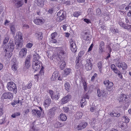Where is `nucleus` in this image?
Listing matches in <instances>:
<instances>
[{"instance_id": "nucleus-45", "label": "nucleus", "mask_w": 131, "mask_h": 131, "mask_svg": "<svg viewBox=\"0 0 131 131\" xmlns=\"http://www.w3.org/2000/svg\"><path fill=\"white\" fill-rule=\"evenodd\" d=\"M9 38L8 37H5L3 41V44L4 45H5L7 43L8 41L9 40Z\"/></svg>"}, {"instance_id": "nucleus-8", "label": "nucleus", "mask_w": 131, "mask_h": 131, "mask_svg": "<svg viewBox=\"0 0 131 131\" xmlns=\"http://www.w3.org/2000/svg\"><path fill=\"white\" fill-rule=\"evenodd\" d=\"M71 96L70 95L68 94L62 98L60 101V102L62 105H63L68 102L70 99Z\"/></svg>"}, {"instance_id": "nucleus-4", "label": "nucleus", "mask_w": 131, "mask_h": 131, "mask_svg": "<svg viewBox=\"0 0 131 131\" xmlns=\"http://www.w3.org/2000/svg\"><path fill=\"white\" fill-rule=\"evenodd\" d=\"M69 44L72 51L73 52H76L77 51V48L75 41L72 39H70L69 40Z\"/></svg>"}, {"instance_id": "nucleus-46", "label": "nucleus", "mask_w": 131, "mask_h": 131, "mask_svg": "<svg viewBox=\"0 0 131 131\" xmlns=\"http://www.w3.org/2000/svg\"><path fill=\"white\" fill-rule=\"evenodd\" d=\"M118 24L119 25L121 26L122 27L124 28L126 25L121 20H119Z\"/></svg>"}, {"instance_id": "nucleus-27", "label": "nucleus", "mask_w": 131, "mask_h": 131, "mask_svg": "<svg viewBox=\"0 0 131 131\" xmlns=\"http://www.w3.org/2000/svg\"><path fill=\"white\" fill-rule=\"evenodd\" d=\"M92 63L91 62L87 63L86 64L85 69L87 70H91L92 69Z\"/></svg>"}, {"instance_id": "nucleus-62", "label": "nucleus", "mask_w": 131, "mask_h": 131, "mask_svg": "<svg viewBox=\"0 0 131 131\" xmlns=\"http://www.w3.org/2000/svg\"><path fill=\"white\" fill-rule=\"evenodd\" d=\"M5 123V119H2L0 120V124L2 125L4 124Z\"/></svg>"}, {"instance_id": "nucleus-20", "label": "nucleus", "mask_w": 131, "mask_h": 131, "mask_svg": "<svg viewBox=\"0 0 131 131\" xmlns=\"http://www.w3.org/2000/svg\"><path fill=\"white\" fill-rule=\"evenodd\" d=\"M43 66H41V68L40 72L39 74H36L34 75L35 79V81H38L39 79V75L41 74V75H43Z\"/></svg>"}, {"instance_id": "nucleus-22", "label": "nucleus", "mask_w": 131, "mask_h": 131, "mask_svg": "<svg viewBox=\"0 0 131 131\" xmlns=\"http://www.w3.org/2000/svg\"><path fill=\"white\" fill-rule=\"evenodd\" d=\"M32 113L33 115H36V114L38 116L40 117L41 116V113L40 111L38 110L33 109L32 110Z\"/></svg>"}, {"instance_id": "nucleus-1", "label": "nucleus", "mask_w": 131, "mask_h": 131, "mask_svg": "<svg viewBox=\"0 0 131 131\" xmlns=\"http://www.w3.org/2000/svg\"><path fill=\"white\" fill-rule=\"evenodd\" d=\"M14 45L13 41H10L8 44L4 46V51L6 52L5 57L9 58L12 55V52L14 49Z\"/></svg>"}, {"instance_id": "nucleus-40", "label": "nucleus", "mask_w": 131, "mask_h": 131, "mask_svg": "<svg viewBox=\"0 0 131 131\" xmlns=\"http://www.w3.org/2000/svg\"><path fill=\"white\" fill-rule=\"evenodd\" d=\"M81 12H75L73 14L74 16L75 17H78L79 15H81Z\"/></svg>"}, {"instance_id": "nucleus-49", "label": "nucleus", "mask_w": 131, "mask_h": 131, "mask_svg": "<svg viewBox=\"0 0 131 131\" xmlns=\"http://www.w3.org/2000/svg\"><path fill=\"white\" fill-rule=\"evenodd\" d=\"M123 118L124 119L126 123H128L129 122V119L127 116H124L123 117Z\"/></svg>"}, {"instance_id": "nucleus-58", "label": "nucleus", "mask_w": 131, "mask_h": 131, "mask_svg": "<svg viewBox=\"0 0 131 131\" xmlns=\"http://www.w3.org/2000/svg\"><path fill=\"white\" fill-rule=\"evenodd\" d=\"M54 9L53 8L50 9L48 11V13L49 14H52L54 11Z\"/></svg>"}, {"instance_id": "nucleus-39", "label": "nucleus", "mask_w": 131, "mask_h": 131, "mask_svg": "<svg viewBox=\"0 0 131 131\" xmlns=\"http://www.w3.org/2000/svg\"><path fill=\"white\" fill-rule=\"evenodd\" d=\"M61 64L60 65V68L61 70H62L64 68L66 63L64 61H61Z\"/></svg>"}, {"instance_id": "nucleus-3", "label": "nucleus", "mask_w": 131, "mask_h": 131, "mask_svg": "<svg viewBox=\"0 0 131 131\" xmlns=\"http://www.w3.org/2000/svg\"><path fill=\"white\" fill-rule=\"evenodd\" d=\"M7 88L9 91H13L15 94L17 92V90L16 85L13 82H10L7 83Z\"/></svg>"}, {"instance_id": "nucleus-53", "label": "nucleus", "mask_w": 131, "mask_h": 131, "mask_svg": "<svg viewBox=\"0 0 131 131\" xmlns=\"http://www.w3.org/2000/svg\"><path fill=\"white\" fill-rule=\"evenodd\" d=\"M57 35V33L56 32H54L52 33L51 35V38H55Z\"/></svg>"}, {"instance_id": "nucleus-9", "label": "nucleus", "mask_w": 131, "mask_h": 131, "mask_svg": "<svg viewBox=\"0 0 131 131\" xmlns=\"http://www.w3.org/2000/svg\"><path fill=\"white\" fill-rule=\"evenodd\" d=\"M104 83L106 86V89L108 91L110 90L113 85V83L110 82L109 80H105L104 81Z\"/></svg>"}, {"instance_id": "nucleus-61", "label": "nucleus", "mask_w": 131, "mask_h": 131, "mask_svg": "<svg viewBox=\"0 0 131 131\" xmlns=\"http://www.w3.org/2000/svg\"><path fill=\"white\" fill-rule=\"evenodd\" d=\"M63 111L65 112H67L69 110V108L67 107H63Z\"/></svg>"}, {"instance_id": "nucleus-14", "label": "nucleus", "mask_w": 131, "mask_h": 131, "mask_svg": "<svg viewBox=\"0 0 131 131\" xmlns=\"http://www.w3.org/2000/svg\"><path fill=\"white\" fill-rule=\"evenodd\" d=\"M12 61L14 62V63L12 66L11 68L13 71H16L18 67L17 62L15 59H13Z\"/></svg>"}, {"instance_id": "nucleus-54", "label": "nucleus", "mask_w": 131, "mask_h": 131, "mask_svg": "<svg viewBox=\"0 0 131 131\" xmlns=\"http://www.w3.org/2000/svg\"><path fill=\"white\" fill-rule=\"evenodd\" d=\"M124 28L125 29H131V25H125Z\"/></svg>"}, {"instance_id": "nucleus-33", "label": "nucleus", "mask_w": 131, "mask_h": 131, "mask_svg": "<svg viewBox=\"0 0 131 131\" xmlns=\"http://www.w3.org/2000/svg\"><path fill=\"white\" fill-rule=\"evenodd\" d=\"M71 85L70 83L68 82H66L64 84V87L66 90L68 91L71 88Z\"/></svg>"}, {"instance_id": "nucleus-11", "label": "nucleus", "mask_w": 131, "mask_h": 131, "mask_svg": "<svg viewBox=\"0 0 131 131\" xmlns=\"http://www.w3.org/2000/svg\"><path fill=\"white\" fill-rule=\"evenodd\" d=\"M117 66L119 68H122L123 70H126L127 68V65L124 62H119L118 63Z\"/></svg>"}, {"instance_id": "nucleus-51", "label": "nucleus", "mask_w": 131, "mask_h": 131, "mask_svg": "<svg viewBox=\"0 0 131 131\" xmlns=\"http://www.w3.org/2000/svg\"><path fill=\"white\" fill-rule=\"evenodd\" d=\"M33 46V44L30 43H28L26 46V48H31Z\"/></svg>"}, {"instance_id": "nucleus-41", "label": "nucleus", "mask_w": 131, "mask_h": 131, "mask_svg": "<svg viewBox=\"0 0 131 131\" xmlns=\"http://www.w3.org/2000/svg\"><path fill=\"white\" fill-rule=\"evenodd\" d=\"M89 97L87 93L85 94L83 96V98L81 100V102H83V101H85V99H89Z\"/></svg>"}, {"instance_id": "nucleus-32", "label": "nucleus", "mask_w": 131, "mask_h": 131, "mask_svg": "<svg viewBox=\"0 0 131 131\" xmlns=\"http://www.w3.org/2000/svg\"><path fill=\"white\" fill-rule=\"evenodd\" d=\"M109 115L112 117H118L120 116V114L119 113H115L113 112L110 113Z\"/></svg>"}, {"instance_id": "nucleus-50", "label": "nucleus", "mask_w": 131, "mask_h": 131, "mask_svg": "<svg viewBox=\"0 0 131 131\" xmlns=\"http://www.w3.org/2000/svg\"><path fill=\"white\" fill-rule=\"evenodd\" d=\"M20 101L19 100V99H18V100L17 101L16 100H14V102L12 103L11 104L13 106H14L17 103H19Z\"/></svg>"}, {"instance_id": "nucleus-34", "label": "nucleus", "mask_w": 131, "mask_h": 131, "mask_svg": "<svg viewBox=\"0 0 131 131\" xmlns=\"http://www.w3.org/2000/svg\"><path fill=\"white\" fill-rule=\"evenodd\" d=\"M58 76V74L57 72H54L52 75L51 78V81H54L56 80Z\"/></svg>"}, {"instance_id": "nucleus-56", "label": "nucleus", "mask_w": 131, "mask_h": 131, "mask_svg": "<svg viewBox=\"0 0 131 131\" xmlns=\"http://www.w3.org/2000/svg\"><path fill=\"white\" fill-rule=\"evenodd\" d=\"M50 41L51 42L54 43H56L57 42V40L55 38H51Z\"/></svg>"}, {"instance_id": "nucleus-21", "label": "nucleus", "mask_w": 131, "mask_h": 131, "mask_svg": "<svg viewBox=\"0 0 131 131\" xmlns=\"http://www.w3.org/2000/svg\"><path fill=\"white\" fill-rule=\"evenodd\" d=\"M105 46V43L104 42L102 41H101L99 43V49L100 52L102 53L103 51H104V47Z\"/></svg>"}, {"instance_id": "nucleus-31", "label": "nucleus", "mask_w": 131, "mask_h": 131, "mask_svg": "<svg viewBox=\"0 0 131 131\" xmlns=\"http://www.w3.org/2000/svg\"><path fill=\"white\" fill-rule=\"evenodd\" d=\"M71 70L70 69L66 68L64 70V73L63 75L64 77H66L69 75L71 72Z\"/></svg>"}, {"instance_id": "nucleus-29", "label": "nucleus", "mask_w": 131, "mask_h": 131, "mask_svg": "<svg viewBox=\"0 0 131 131\" xmlns=\"http://www.w3.org/2000/svg\"><path fill=\"white\" fill-rule=\"evenodd\" d=\"M34 23L37 25H40L42 23L43 21L41 19L36 18L33 21Z\"/></svg>"}, {"instance_id": "nucleus-60", "label": "nucleus", "mask_w": 131, "mask_h": 131, "mask_svg": "<svg viewBox=\"0 0 131 131\" xmlns=\"http://www.w3.org/2000/svg\"><path fill=\"white\" fill-rule=\"evenodd\" d=\"M49 93L50 95V96L51 98V96H53L54 95V92L52 90H49Z\"/></svg>"}, {"instance_id": "nucleus-6", "label": "nucleus", "mask_w": 131, "mask_h": 131, "mask_svg": "<svg viewBox=\"0 0 131 131\" xmlns=\"http://www.w3.org/2000/svg\"><path fill=\"white\" fill-rule=\"evenodd\" d=\"M1 97L4 99L11 100L13 97V94L10 92H5L3 94Z\"/></svg>"}, {"instance_id": "nucleus-13", "label": "nucleus", "mask_w": 131, "mask_h": 131, "mask_svg": "<svg viewBox=\"0 0 131 131\" xmlns=\"http://www.w3.org/2000/svg\"><path fill=\"white\" fill-rule=\"evenodd\" d=\"M27 50L26 48H23L21 49L19 52V56L22 58H23L25 56L27 53Z\"/></svg>"}, {"instance_id": "nucleus-28", "label": "nucleus", "mask_w": 131, "mask_h": 131, "mask_svg": "<svg viewBox=\"0 0 131 131\" xmlns=\"http://www.w3.org/2000/svg\"><path fill=\"white\" fill-rule=\"evenodd\" d=\"M64 125V123H61L60 122L57 121L54 124V127L56 128L61 127Z\"/></svg>"}, {"instance_id": "nucleus-2", "label": "nucleus", "mask_w": 131, "mask_h": 131, "mask_svg": "<svg viewBox=\"0 0 131 131\" xmlns=\"http://www.w3.org/2000/svg\"><path fill=\"white\" fill-rule=\"evenodd\" d=\"M15 38L18 39L16 42V46L18 47H22L23 43V34L21 32H17Z\"/></svg>"}, {"instance_id": "nucleus-19", "label": "nucleus", "mask_w": 131, "mask_h": 131, "mask_svg": "<svg viewBox=\"0 0 131 131\" xmlns=\"http://www.w3.org/2000/svg\"><path fill=\"white\" fill-rule=\"evenodd\" d=\"M33 62H40L39 61V59H40V57L39 56L38 54L36 53L34 54L33 56Z\"/></svg>"}, {"instance_id": "nucleus-43", "label": "nucleus", "mask_w": 131, "mask_h": 131, "mask_svg": "<svg viewBox=\"0 0 131 131\" xmlns=\"http://www.w3.org/2000/svg\"><path fill=\"white\" fill-rule=\"evenodd\" d=\"M59 98V94H57L55 95H53L51 96V98L52 99H56L58 100Z\"/></svg>"}, {"instance_id": "nucleus-37", "label": "nucleus", "mask_w": 131, "mask_h": 131, "mask_svg": "<svg viewBox=\"0 0 131 131\" xmlns=\"http://www.w3.org/2000/svg\"><path fill=\"white\" fill-rule=\"evenodd\" d=\"M111 69L113 70L114 73H116L117 71H118V70L114 64H111Z\"/></svg>"}, {"instance_id": "nucleus-23", "label": "nucleus", "mask_w": 131, "mask_h": 131, "mask_svg": "<svg viewBox=\"0 0 131 131\" xmlns=\"http://www.w3.org/2000/svg\"><path fill=\"white\" fill-rule=\"evenodd\" d=\"M83 115V114L82 112L78 111L74 115V117L76 119H79L82 118Z\"/></svg>"}, {"instance_id": "nucleus-64", "label": "nucleus", "mask_w": 131, "mask_h": 131, "mask_svg": "<svg viewBox=\"0 0 131 131\" xmlns=\"http://www.w3.org/2000/svg\"><path fill=\"white\" fill-rule=\"evenodd\" d=\"M30 130L31 131H37L38 130L36 129L35 128V127H34V126H33L31 128Z\"/></svg>"}, {"instance_id": "nucleus-36", "label": "nucleus", "mask_w": 131, "mask_h": 131, "mask_svg": "<svg viewBox=\"0 0 131 131\" xmlns=\"http://www.w3.org/2000/svg\"><path fill=\"white\" fill-rule=\"evenodd\" d=\"M51 102V99H48L46 100L44 102V105H47L49 106Z\"/></svg>"}, {"instance_id": "nucleus-26", "label": "nucleus", "mask_w": 131, "mask_h": 131, "mask_svg": "<svg viewBox=\"0 0 131 131\" xmlns=\"http://www.w3.org/2000/svg\"><path fill=\"white\" fill-rule=\"evenodd\" d=\"M24 4L23 0L18 1L16 3H15V5L17 8H19L22 6Z\"/></svg>"}, {"instance_id": "nucleus-55", "label": "nucleus", "mask_w": 131, "mask_h": 131, "mask_svg": "<svg viewBox=\"0 0 131 131\" xmlns=\"http://www.w3.org/2000/svg\"><path fill=\"white\" fill-rule=\"evenodd\" d=\"M97 76V74L96 73H95L94 75H93L91 77V80L93 82L94 81L95 77H96Z\"/></svg>"}, {"instance_id": "nucleus-10", "label": "nucleus", "mask_w": 131, "mask_h": 131, "mask_svg": "<svg viewBox=\"0 0 131 131\" xmlns=\"http://www.w3.org/2000/svg\"><path fill=\"white\" fill-rule=\"evenodd\" d=\"M128 96V95H125V94H121L118 100L119 102H123L126 103V102L127 101L128 99L127 97V96Z\"/></svg>"}, {"instance_id": "nucleus-48", "label": "nucleus", "mask_w": 131, "mask_h": 131, "mask_svg": "<svg viewBox=\"0 0 131 131\" xmlns=\"http://www.w3.org/2000/svg\"><path fill=\"white\" fill-rule=\"evenodd\" d=\"M118 71H117V72L115 73L117 74L118 75V76L119 78L122 79L123 78L122 73L119 70H118Z\"/></svg>"}, {"instance_id": "nucleus-18", "label": "nucleus", "mask_w": 131, "mask_h": 131, "mask_svg": "<svg viewBox=\"0 0 131 131\" xmlns=\"http://www.w3.org/2000/svg\"><path fill=\"white\" fill-rule=\"evenodd\" d=\"M81 59V57L79 56L77 57L76 58V60L75 61L76 63L75 67L77 69L79 68L80 66V62Z\"/></svg>"}, {"instance_id": "nucleus-63", "label": "nucleus", "mask_w": 131, "mask_h": 131, "mask_svg": "<svg viewBox=\"0 0 131 131\" xmlns=\"http://www.w3.org/2000/svg\"><path fill=\"white\" fill-rule=\"evenodd\" d=\"M32 86V83L31 82H30L27 85V88L28 89H29L31 88V86Z\"/></svg>"}, {"instance_id": "nucleus-59", "label": "nucleus", "mask_w": 131, "mask_h": 131, "mask_svg": "<svg viewBox=\"0 0 131 131\" xmlns=\"http://www.w3.org/2000/svg\"><path fill=\"white\" fill-rule=\"evenodd\" d=\"M87 103L86 102V101L85 100V101H84L83 102H82L81 104V107L82 108H83L84 107V106L86 105Z\"/></svg>"}, {"instance_id": "nucleus-57", "label": "nucleus", "mask_w": 131, "mask_h": 131, "mask_svg": "<svg viewBox=\"0 0 131 131\" xmlns=\"http://www.w3.org/2000/svg\"><path fill=\"white\" fill-rule=\"evenodd\" d=\"M83 39L86 41L90 40H91V38L89 36L87 37L84 36L83 37Z\"/></svg>"}, {"instance_id": "nucleus-5", "label": "nucleus", "mask_w": 131, "mask_h": 131, "mask_svg": "<svg viewBox=\"0 0 131 131\" xmlns=\"http://www.w3.org/2000/svg\"><path fill=\"white\" fill-rule=\"evenodd\" d=\"M56 51H57L56 54H55L56 56V59L58 60V59L59 58L60 60L61 59V58H62V57H64V54H65V52L64 51L62 50L61 48H57L56 49Z\"/></svg>"}, {"instance_id": "nucleus-30", "label": "nucleus", "mask_w": 131, "mask_h": 131, "mask_svg": "<svg viewBox=\"0 0 131 131\" xmlns=\"http://www.w3.org/2000/svg\"><path fill=\"white\" fill-rule=\"evenodd\" d=\"M104 91H101L99 89H98L97 90V95L99 97L104 96H105V94Z\"/></svg>"}, {"instance_id": "nucleus-25", "label": "nucleus", "mask_w": 131, "mask_h": 131, "mask_svg": "<svg viewBox=\"0 0 131 131\" xmlns=\"http://www.w3.org/2000/svg\"><path fill=\"white\" fill-rule=\"evenodd\" d=\"M97 67L99 68V71L101 73H102L103 70V62L102 61L99 62L97 63Z\"/></svg>"}, {"instance_id": "nucleus-15", "label": "nucleus", "mask_w": 131, "mask_h": 131, "mask_svg": "<svg viewBox=\"0 0 131 131\" xmlns=\"http://www.w3.org/2000/svg\"><path fill=\"white\" fill-rule=\"evenodd\" d=\"M34 63V64L32 65V68L34 70L36 71L40 69V66L41 65L42 63L41 62Z\"/></svg>"}, {"instance_id": "nucleus-35", "label": "nucleus", "mask_w": 131, "mask_h": 131, "mask_svg": "<svg viewBox=\"0 0 131 131\" xmlns=\"http://www.w3.org/2000/svg\"><path fill=\"white\" fill-rule=\"evenodd\" d=\"M60 118L61 120L62 121H65L67 119L66 115L63 113H61L60 115Z\"/></svg>"}, {"instance_id": "nucleus-47", "label": "nucleus", "mask_w": 131, "mask_h": 131, "mask_svg": "<svg viewBox=\"0 0 131 131\" xmlns=\"http://www.w3.org/2000/svg\"><path fill=\"white\" fill-rule=\"evenodd\" d=\"M10 29L11 32L13 34L15 33V26L14 25H11L10 27Z\"/></svg>"}, {"instance_id": "nucleus-38", "label": "nucleus", "mask_w": 131, "mask_h": 131, "mask_svg": "<svg viewBox=\"0 0 131 131\" xmlns=\"http://www.w3.org/2000/svg\"><path fill=\"white\" fill-rule=\"evenodd\" d=\"M20 115V113L19 112H16L15 113L11 115V117L13 118H15L16 117L19 116Z\"/></svg>"}, {"instance_id": "nucleus-12", "label": "nucleus", "mask_w": 131, "mask_h": 131, "mask_svg": "<svg viewBox=\"0 0 131 131\" xmlns=\"http://www.w3.org/2000/svg\"><path fill=\"white\" fill-rule=\"evenodd\" d=\"M88 125V123L86 122H81L77 126L76 128L78 130H82L85 128Z\"/></svg>"}, {"instance_id": "nucleus-17", "label": "nucleus", "mask_w": 131, "mask_h": 131, "mask_svg": "<svg viewBox=\"0 0 131 131\" xmlns=\"http://www.w3.org/2000/svg\"><path fill=\"white\" fill-rule=\"evenodd\" d=\"M57 109L56 107H54L50 109L48 112V114L49 115L51 116H53L55 114V113L56 112Z\"/></svg>"}, {"instance_id": "nucleus-44", "label": "nucleus", "mask_w": 131, "mask_h": 131, "mask_svg": "<svg viewBox=\"0 0 131 131\" xmlns=\"http://www.w3.org/2000/svg\"><path fill=\"white\" fill-rule=\"evenodd\" d=\"M38 34L37 37L38 39L40 40H42L43 37L42 33L39 32L38 34Z\"/></svg>"}, {"instance_id": "nucleus-24", "label": "nucleus", "mask_w": 131, "mask_h": 131, "mask_svg": "<svg viewBox=\"0 0 131 131\" xmlns=\"http://www.w3.org/2000/svg\"><path fill=\"white\" fill-rule=\"evenodd\" d=\"M46 0H36L35 1L37 5L39 6L42 7L44 5Z\"/></svg>"}, {"instance_id": "nucleus-7", "label": "nucleus", "mask_w": 131, "mask_h": 131, "mask_svg": "<svg viewBox=\"0 0 131 131\" xmlns=\"http://www.w3.org/2000/svg\"><path fill=\"white\" fill-rule=\"evenodd\" d=\"M57 15L58 17L57 18V20L58 22H60L63 20L65 18V14L63 11H60L58 13Z\"/></svg>"}, {"instance_id": "nucleus-16", "label": "nucleus", "mask_w": 131, "mask_h": 131, "mask_svg": "<svg viewBox=\"0 0 131 131\" xmlns=\"http://www.w3.org/2000/svg\"><path fill=\"white\" fill-rule=\"evenodd\" d=\"M30 56H28L26 59L25 67L27 69H28L30 67Z\"/></svg>"}, {"instance_id": "nucleus-52", "label": "nucleus", "mask_w": 131, "mask_h": 131, "mask_svg": "<svg viewBox=\"0 0 131 131\" xmlns=\"http://www.w3.org/2000/svg\"><path fill=\"white\" fill-rule=\"evenodd\" d=\"M84 22H85L88 24L91 23V20L88 19L86 18H84Z\"/></svg>"}, {"instance_id": "nucleus-42", "label": "nucleus", "mask_w": 131, "mask_h": 131, "mask_svg": "<svg viewBox=\"0 0 131 131\" xmlns=\"http://www.w3.org/2000/svg\"><path fill=\"white\" fill-rule=\"evenodd\" d=\"M83 89L85 91H87L88 89L87 83L85 81L83 83Z\"/></svg>"}]
</instances>
